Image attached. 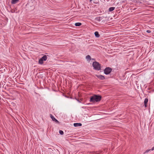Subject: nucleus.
Here are the masks:
<instances>
[{"label": "nucleus", "instance_id": "obj_21", "mask_svg": "<svg viewBox=\"0 0 154 154\" xmlns=\"http://www.w3.org/2000/svg\"><path fill=\"white\" fill-rule=\"evenodd\" d=\"M14 11H11V12H12V13H14Z\"/></svg>", "mask_w": 154, "mask_h": 154}, {"label": "nucleus", "instance_id": "obj_15", "mask_svg": "<svg viewBox=\"0 0 154 154\" xmlns=\"http://www.w3.org/2000/svg\"><path fill=\"white\" fill-rule=\"evenodd\" d=\"M59 133L61 135H63L64 134L63 131L61 130L59 131Z\"/></svg>", "mask_w": 154, "mask_h": 154}, {"label": "nucleus", "instance_id": "obj_5", "mask_svg": "<svg viewBox=\"0 0 154 154\" xmlns=\"http://www.w3.org/2000/svg\"><path fill=\"white\" fill-rule=\"evenodd\" d=\"M103 151L101 150H100L97 151H93L92 152H89V154H101Z\"/></svg>", "mask_w": 154, "mask_h": 154}, {"label": "nucleus", "instance_id": "obj_11", "mask_svg": "<svg viewBox=\"0 0 154 154\" xmlns=\"http://www.w3.org/2000/svg\"><path fill=\"white\" fill-rule=\"evenodd\" d=\"M19 0H12L11 3L12 4H15L17 3Z\"/></svg>", "mask_w": 154, "mask_h": 154}, {"label": "nucleus", "instance_id": "obj_10", "mask_svg": "<svg viewBox=\"0 0 154 154\" xmlns=\"http://www.w3.org/2000/svg\"><path fill=\"white\" fill-rule=\"evenodd\" d=\"M95 36L97 38H99L100 37V35L97 31H96L94 32Z\"/></svg>", "mask_w": 154, "mask_h": 154}, {"label": "nucleus", "instance_id": "obj_22", "mask_svg": "<svg viewBox=\"0 0 154 154\" xmlns=\"http://www.w3.org/2000/svg\"><path fill=\"white\" fill-rule=\"evenodd\" d=\"M78 101L79 102V103H80L81 102V101H80L79 100Z\"/></svg>", "mask_w": 154, "mask_h": 154}, {"label": "nucleus", "instance_id": "obj_13", "mask_svg": "<svg viewBox=\"0 0 154 154\" xmlns=\"http://www.w3.org/2000/svg\"><path fill=\"white\" fill-rule=\"evenodd\" d=\"M75 25L76 26H80L82 25V23H76Z\"/></svg>", "mask_w": 154, "mask_h": 154}, {"label": "nucleus", "instance_id": "obj_7", "mask_svg": "<svg viewBox=\"0 0 154 154\" xmlns=\"http://www.w3.org/2000/svg\"><path fill=\"white\" fill-rule=\"evenodd\" d=\"M96 76L100 79L103 80L105 79V77L104 76L102 75H96Z\"/></svg>", "mask_w": 154, "mask_h": 154}, {"label": "nucleus", "instance_id": "obj_12", "mask_svg": "<svg viewBox=\"0 0 154 154\" xmlns=\"http://www.w3.org/2000/svg\"><path fill=\"white\" fill-rule=\"evenodd\" d=\"M115 8L114 7H110L109 8V11H112L114 10Z\"/></svg>", "mask_w": 154, "mask_h": 154}, {"label": "nucleus", "instance_id": "obj_4", "mask_svg": "<svg viewBox=\"0 0 154 154\" xmlns=\"http://www.w3.org/2000/svg\"><path fill=\"white\" fill-rule=\"evenodd\" d=\"M47 59V57L46 55H44L38 61V63L42 64L43 63V61H45Z\"/></svg>", "mask_w": 154, "mask_h": 154}, {"label": "nucleus", "instance_id": "obj_16", "mask_svg": "<svg viewBox=\"0 0 154 154\" xmlns=\"http://www.w3.org/2000/svg\"><path fill=\"white\" fill-rule=\"evenodd\" d=\"M151 150V149H147V150H146V151L145 152H144V153H147L149 151H150Z\"/></svg>", "mask_w": 154, "mask_h": 154}, {"label": "nucleus", "instance_id": "obj_19", "mask_svg": "<svg viewBox=\"0 0 154 154\" xmlns=\"http://www.w3.org/2000/svg\"><path fill=\"white\" fill-rule=\"evenodd\" d=\"M151 150H154V146H153L151 149Z\"/></svg>", "mask_w": 154, "mask_h": 154}, {"label": "nucleus", "instance_id": "obj_17", "mask_svg": "<svg viewBox=\"0 0 154 154\" xmlns=\"http://www.w3.org/2000/svg\"><path fill=\"white\" fill-rule=\"evenodd\" d=\"M96 20H97L98 21H100V18L98 17L96 19Z\"/></svg>", "mask_w": 154, "mask_h": 154}, {"label": "nucleus", "instance_id": "obj_23", "mask_svg": "<svg viewBox=\"0 0 154 154\" xmlns=\"http://www.w3.org/2000/svg\"><path fill=\"white\" fill-rule=\"evenodd\" d=\"M76 99L78 101L79 100H79H78L77 99Z\"/></svg>", "mask_w": 154, "mask_h": 154}, {"label": "nucleus", "instance_id": "obj_14", "mask_svg": "<svg viewBox=\"0 0 154 154\" xmlns=\"http://www.w3.org/2000/svg\"><path fill=\"white\" fill-rule=\"evenodd\" d=\"M86 58L88 60H91V56L89 55H87L86 57Z\"/></svg>", "mask_w": 154, "mask_h": 154}, {"label": "nucleus", "instance_id": "obj_20", "mask_svg": "<svg viewBox=\"0 0 154 154\" xmlns=\"http://www.w3.org/2000/svg\"><path fill=\"white\" fill-rule=\"evenodd\" d=\"M92 1V0H90V2L91 3Z\"/></svg>", "mask_w": 154, "mask_h": 154}, {"label": "nucleus", "instance_id": "obj_18", "mask_svg": "<svg viewBox=\"0 0 154 154\" xmlns=\"http://www.w3.org/2000/svg\"><path fill=\"white\" fill-rule=\"evenodd\" d=\"M146 32L148 33H150L151 32V31L150 30H147L146 31Z\"/></svg>", "mask_w": 154, "mask_h": 154}, {"label": "nucleus", "instance_id": "obj_1", "mask_svg": "<svg viewBox=\"0 0 154 154\" xmlns=\"http://www.w3.org/2000/svg\"><path fill=\"white\" fill-rule=\"evenodd\" d=\"M102 98L101 95L98 94H94L90 98V102L92 103L97 102L100 101Z\"/></svg>", "mask_w": 154, "mask_h": 154}, {"label": "nucleus", "instance_id": "obj_9", "mask_svg": "<svg viewBox=\"0 0 154 154\" xmlns=\"http://www.w3.org/2000/svg\"><path fill=\"white\" fill-rule=\"evenodd\" d=\"M82 125V124L80 123H75L74 124V126L75 127L81 126Z\"/></svg>", "mask_w": 154, "mask_h": 154}, {"label": "nucleus", "instance_id": "obj_2", "mask_svg": "<svg viewBox=\"0 0 154 154\" xmlns=\"http://www.w3.org/2000/svg\"><path fill=\"white\" fill-rule=\"evenodd\" d=\"M92 66L95 70L99 71L101 70V65L97 61L94 62Z\"/></svg>", "mask_w": 154, "mask_h": 154}, {"label": "nucleus", "instance_id": "obj_3", "mask_svg": "<svg viewBox=\"0 0 154 154\" xmlns=\"http://www.w3.org/2000/svg\"><path fill=\"white\" fill-rule=\"evenodd\" d=\"M112 71V69L109 67H107L104 70V74L106 75L109 74Z\"/></svg>", "mask_w": 154, "mask_h": 154}, {"label": "nucleus", "instance_id": "obj_6", "mask_svg": "<svg viewBox=\"0 0 154 154\" xmlns=\"http://www.w3.org/2000/svg\"><path fill=\"white\" fill-rule=\"evenodd\" d=\"M50 117H51V118L52 119V120L53 121H54L55 122L57 123H59V122L57 119H56L52 114H50Z\"/></svg>", "mask_w": 154, "mask_h": 154}, {"label": "nucleus", "instance_id": "obj_8", "mask_svg": "<svg viewBox=\"0 0 154 154\" xmlns=\"http://www.w3.org/2000/svg\"><path fill=\"white\" fill-rule=\"evenodd\" d=\"M148 98H146L145 99L144 101V104L145 106L146 107L147 106V103L148 102Z\"/></svg>", "mask_w": 154, "mask_h": 154}]
</instances>
